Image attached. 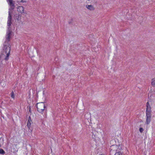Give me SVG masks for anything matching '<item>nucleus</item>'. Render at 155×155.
Instances as JSON below:
<instances>
[{
    "label": "nucleus",
    "mask_w": 155,
    "mask_h": 155,
    "mask_svg": "<svg viewBox=\"0 0 155 155\" xmlns=\"http://www.w3.org/2000/svg\"><path fill=\"white\" fill-rule=\"evenodd\" d=\"M147 108L146 114H151V107L150 105L149 102H147Z\"/></svg>",
    "instance_id": "nucleus-4"
},
{
    "label": "nucleus",
    "mask_w": 155,
    "mask_h": 155,
    "mask_svg": "<svg viewBox=\"0 0 155 155\" xmlns=\"http://www.w3.org/2000/svg\"><path fill=\"white\" fill-rule=\"evenodd\" d=\"M5 152L4 150L2 149H0V154H4L5 153Z\"/></svg>",
    "instance_id": "nucleus-13"
},
{
    "label": "nucleus",
    "mask_w": 155,
    "mask_h": 155,
    "mask_svg": "<svg viewBox=\"0 0 155 155\" xmlns=\"http://www.w3.org/2000/svg\"><path fill=\"white\" fill-rule=\"evenodd\" d=\"M9 28H8V31L7 33V35L6 36V39H10L12 38V36L13 35V33L9 30Z\"/></svg>",
    "instance_id": "nucleus-5"
},
{
    "label": "nucleus",
    "mask_w": 155,
    "mask_h": 155,
    "mask_svg": "<svg viewBox=\"0 0 155 155\" xmlns=\"http://www.w3.org/2000/svg\"><path fill=\"white\" fill-rule=\"evenodd\" d=\"M11 94V97L12 98H14L15 97V96H14V94L13 91L12 92Z\"/></svg>",
    "instance_id": "nucleus-16"
},
{
    "label": "nucleus",
    "mask_w": 155,
    "mask_h": 155,
    "mask_svg": "<svg viewBox=\"0 0 155 155\" xmlns=\"http://www.w3.org/2000/svg\"><path fill=\"white\" fill-rule=\"evenodd\" d=\"M143 130V129L142 127H140L139 128V131L140 133H142Z\"/></svg>",
    "instance_id": "nucleus-18"
},
{
    "label": "nucleus",
    "mask_w": 155,
    "mask_h": 155,
    "mask_svg": "<svg viewBox=\"0 0 155 155\" xmlns=\"http://www.w3.org/2000/svg\"><path fill=\"white\" fill-rule=\"evenodd\" d=\"M8 25L10 27L12 24L11 20H8L7 22Z\"/></svg>",
    "instance_id": "nucleus-15"
},
{
    "label": "nucleus",
    "mask_w": 155,
    "mask_h": 155,
    "mask_svg": "<svg viewBox=\"0 0 155 155\" xmlns=\"http://www.w3.org/2000/svg\"><path fill=\"white\" fill-rule=\"evenodd\" d=\"M9 3L10 6H14L15 5L13 1L9 2Z\"/></svg>",
    "instance_id": "nucleus-14"
},
{
    "label": "nucleus",
    "mask_w": 155,
    "mask_h": 155,
    "mask_svg": "<svg viewBox=\"0 0 155 155\" xmlns=\"http://www.w3.org/2000/svg\"><path fill=\"white\" fill-rule=\"evenodd\" d=\"M17 11L21 13L24 12V8L22 6H19L17 8Z\"/></svg>",
    "instance_id": "nucleus-7"
},
{
    "label": "nucleus",
    "mask_w": 155,
    "mask_h": 155,
    "mask_svg": "<svg viewBox=\"0 0 155 155\" xmlns=\"http://www.w3.org/2000/svg\"><path fill=\"white\" fill-rule=\"evenodd\" d=\"M29 111L31 112V109L30 107H29Z\"/></svg>",
    "instance_id": "nucleus-23"
},
{
    "label": "nucleus",
    "mask_w": 155,
    "mask_h": 155,
    "mask_svg": "<svg viewBox=\"0 0 155 155\" xmlns=\"http://www.w3.org/2000/svg\"><path fill=\"white\" fill-rule=\"evenodd\" d=\"M16 18L18 20H19V18H20L21 16L20 15H18L15 16Z\"/></svg>",
    "instance_id": "nucleus-17"
},
{
    "label": "nucleus",
    "mask_w": 155,
    "mask_h": 155,
    "mask_svg": "<svg viewBox=\"0 0 155 155\" xmlns=\"http://www.w3.org/2000/svg\"><path fill=\"white\" fill-rule=\"evenodd\" d=\"M7 1L8 2H11L12 1V0H7Z\"/></svg>",
    "instance_id": "nucleus-21"
},
{
    "label": "nucleus",
    "mask_w": 155,
    "mask_h": 155,
    "mask_svg": "<svg viewBox=\"0 0 155 155\" xmlns=\"http://www.w3.org/2000/svg\"><path fill=\"white\" fill-rule=\"evenodd\" d=\"M86 7L88 9L90 10H94V7L91 5H87Z\"/></svg>",
    "instance_id": "nucleus-8"
},
{
    "label": "nucleus",
    "mask_w": 155,
    "mask_h": 155,
    "mask_svg": "<svg viewBox=\"0 0 155 155\" xmlns=\"http://www.w3.org/2000/svg\"><path fill=\"white\" fill-rule=\"evenodd\" d=\"M21 2H25V1H23V0H21Z\"/></svg>",
    "instance_id": "nucleus-22"
},
{
    "label": "nucleus",
    "mask_w": 155,
    "mask_h": 155,
    "mask_svg": "<svg viewBox=\"0 0 155 155\" xmlns=\"http://www.w3.org/2000/svg\"><path fill=\"white\" fill-rule=\"evenodd\" d=\"M8 13L9 15L8 18V20H11L12 17L11 15V13L10 11H9Z\"/></svg>",
    "instance_id": "nucleus-12"
},
{
    "label": "nucleus",
    "mask_w": 155,
    "mask_h": 155,
    "mask_svg": "<svg viewBox=\"0 0 155 155\" xmlns=\"http://www.w3.org/2000/svg\"><path fill=\"white\" fill-rule=\"evenodd\" d=\"M32 122V120H31V117L30 116H29L28 118V121L27 123V125L28 126V128L31 130V131L32 129H31L30 128L31 127V123Z\"/></svg>",
    "instance_id": "nucleus-6"
},
{
    "label": "nucleus",
    "mask_w": 155,
    "mask_h": 155,
    "mask_svg": "<svg viewBox=\"0 0 155 155\" xmlns=\"http://www.w3.org/2000/svg\"><path fill=\"white\" fill-rule=\"evenodd\" d=\"M36 106L38 111L40 113H42L43 112L45 114L46 113L47 111V107L45 106L44 103H38L36 105Z\"/></svg>",
    "instance_id": "nucleus-2"
},
{
    "label": "nucleus",
    "mask_w": 155,
    "mask_h": 155,
    "mask_svg": "<svg viewBox=\"0 0 155 155\" xmlns=\"http://www.w3.org/2000/svg\"><path fill=\"white\" fill-rule=\"evenodd\" d=\"M73 21L72 19H71L70 20L68 21V23L70 24H72V21Z\"/></svg>",
    "instance_id": "nucleus-19"
},
{
    "label": "nucleus",
    "mask_w": 155,
    "mask_h": 155,
    "mask_svg": "<svg viewBox=\"0 0 155 155\" xmlns=\"http://www.w3.org/2000/svg\"><path fill=\"white\" fill-rule=\"evenodd\" d=\"M152 85L153 86L155 87V78L152 79Z\"/></svg>",
    "instance_id": "nucleus-11"
},
{
    "label": "nucleus",
    "mask_w": 155,
    "mask_h": 155,
    "mask_svg": "<svg viewBox=\"0 0 155 155\" xmlns=\"http://www.w3.org/2000/svg\"><path fill=\"white\" fill-rule=\"evenodd\" d=\"M3 138L2 137H0V147H1L2 145L3 144Z\"/></svg>",
    "instance_id": "nucleus-9"
},
{
    "label": "nucleus",
    "mask_w": 155,
    "mask_h": 155,
    "mask_svg": "<svg viewBox=\"0 0 155 155\" xmlns=\"http://www.w3.org/2000/svg\"><path fill=\"white\" fill-rule=\"evenodd\" d=\"M116 151L115 155H123V153L121 152L118 151L117 150H116Z\"/></svg>",
    "instance_id": "nucleus-10"
},
{
    "label": "nucleus",
    "mask_w": 155,
    "mask_h": 155,
    "mask_svg": "<svg viewBox=\"0 0 155 155\" xmlns=\"http://www.w3.org/2000/svg\"><path fill=\"white\" fill-rule=\"evenodd\" d=\"M151 114H146V123L147 124H149L151 121Z\"/></svg>",
    "instance_id": "nucleus-3"
},
{
    "label": "nucleus",
    "mask_w": 155,
    "mask_h": 155,
    "mask_svg": "<svg viewBox=\"0 0 155 155\" xmlns=\"http://www.w3.org/2000/svg\"><path fill=\"white\" fill-rule=\"evenodd\" d=\"M15 5H14V6H10L11 8H10V9L9 10H10L11 9L12 10H13L14 9V8H15Z\"/></svg>",
    "instance_id": "nucleus-20"
},
{
    "label": "nucleus",
    "mask_w": 155,
    "mask_h": 155,
    "mask_svg": "<svg viewBox=\"0 0 155 155\" xmlns=\"http://www.w3.org/2000/svg\"><path fill=\"white\" fill-rule=\"evenodd\" d=\"M11 44L10 39H6L4 43L3 54L4 55H6L4 59L6 61L8 59L9 56L10 55Z\"/></svg>",
    "instance_id": "nucleus-1"
}]
</instances>
